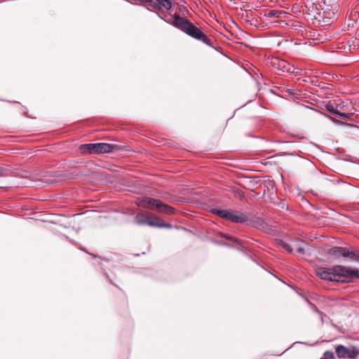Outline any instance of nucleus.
I'll list each match as a JSON object with an SVG mask.
<instances>
[{
    "instance_id": "nucleus-1",
    "label": "nucleus",
    "mask_w": 359,
    "mask_h": 359,
    "mask_svg": "<svg viewBox=\"0 0 359 359\" xmlns=\"http://www.w3.org/2000/svg\"><path fill=\"white\" fill-rule=\"evenodd\" d=\"M165 21L176 28L186 33L187 35L203 41L205 44H211L210 39L202 30L194 26L189 20L178 15H170Z\"/></svg>"
},
{
    "instance_id": "nucleus-2",
    "label": "nucleus",
    "mask_w": 359,
    "mask_h": 359,
    "mask_svg": "<svg viewBox=\"0 0 359 359\" xmlns=\"http://www.w3.org/2000/svg\"><path fill=\"white\" fill-rule=\"evenodd\" d=\"M81 155H99L107 153H116L121 147L116 144L108 143H89L79 147Z\"/></svg>"
},
{
    "instance_id": "nucleus-3",
    "label": "nucleus",
    "mask_w": 359,
    "mask_h": 359,
    "mask_svg": "<svg viewBox=\"0 0 359 359\" xmlns=\"http://www.w3.org/2000/svg\"><path fill=\"white\" fill-rule=\"evenodd\" d=\"M136 204L139 207L159 212H163L168 215H172L174 213V208L172 207L163 203L160 200L150 197L137 198L136 200Z\"/></svg>"
},
{
    "instance_id": "nucleus-4",
    "label": "nucleus",
    "mask_w": 359,
    "mask_h": 359,
    "mask_svg": "<svg viewBox=\"0 0 359 359\" xmlns=\"http://www.w3.org/2000/svg\"><path fill=\"white\" fill-rule=\"evenodd\" d=\"M135 222L138 225H148L158 228H172L171 224L163 222L162 219L149 212H138L135 217Z\"/></svg>"
},
{
    "instance_id": "nucleus-5",
    "label": "nucleus",
    "mask_w": 359,
    "mask_h": 359,
    "mask_svg": "<svg viewBox=\"0 0 359 359\" xmlns=\"http://www.w3.org/2000/svg\"><path fill=\"white\" fill-rule=\"evenodd\" d=\"M211 212L233 223L247 224L250 222L248 215L240 211L213 208Z\"/></svg>"
},
{
    "instance_id": "nucleus-6",
    "label": "nucleus",
    "mask_w": 359,
    "mask_h": 359,
    "mask_svg": "<svg viewBox=\"0 0 359 359\" xmlns=\"http://www.w3.org/2000/svg\"><path fill=\"white\" fill-rule=\"evenodd\" d=\"M335 281L341 283H351L359 278V271L355 268L347 267L342 265L334 266Z\"/></svg>"
},
{
    "instance_id": "nucleus-7",
    "label": "nucleus",
    "mask_w": 359,
    "mask_h": 359,
    "mask_svg": "<svg viewBox=\"0 0 359 359\" xmlns=\"http://www.w3.org/2000/svg\"><path fill=\"white\" fill-rule=\"evenodd\" d=\"M305 6L307 9V13L318 21L323 20L324 22H327L328 20H325V18L330 19L334 15L333 12L327 13L328 16L325 17V11H321L320 9V5L311 1H307Z\"/></svg>"
},
{
    "instance_id": "nucleus-8",
    "label": "nucleus",
    "mask_w": 359,
    "mask_h": 359,
    "mask_svg": "<svg viewBox=\"0 0 359 359\" xmlns=\"http://www.w3.org/2000/svg\"><path fill=\"white\" fill-rule=\"evenodd\" d=\"M335 351L339 358L355 359L359 355V351L355 347L346 348L343 345H338Z\"/></svg>"
},
{
    "instance_id": "nucleus-9",
    "label": "nucleus",
    "mask_w": 359,
    "mask_h": 359,
    "mask_svg": "<svg viewBox=\"0 0 359 359\" xmlns=\"http://www.w3.org/2000/svg\"><path fill=\"white\" fill-rule=\"evenodd\" d=\"M113 306L119 313H123L128 309V300L125 294H117L113 300Z\"/></svg>"
},
{
    "instance_id": "nucleus-10",
    "label": "nucleus",
    "mask_w": 359,
    "mask_h": 359,
    "mask_svg": "<svg viewBox=\"0 0 359 359\" xmlns=\"http://www.w3.org/2000/svg\"><path fill=\"white\" fill-rule=\"evenodd\" d=\"M272 66L283 72L295 73L296 68L287 61L279 58H274L271 61Z\"/></svg>"
},
{
    "instance_id": "nucleus-11",
    "label": "nucleus",
    "mask_w": 359,
    "mask_h": 359,
    "mask_svg": "<svg viewBox=\"0 0 359 359\" xmlns=\"http://www.w3.org/2000/svg\"><path fill=\"white\" fill-rule=\"evenodd\" d=\"M334 266L330 268L318 267L316 269V274L323 280L335 281Z\"/></svg>"
},
{
    "instance_id": "nucleus-12",
    "label": "nucleus",
    "mask_w": 359,
    "mask_h": 359,
    "mask_svg": "<svg viewBox=\"0 0 359 359\" xmlns=\"http://www.w3.org/2000/svg\"><path fill=\"white\" fill-rule=\"evenodd\" d=\"M289 13L285 12L283 10H269L266 11L264 13V15L266 17L270 18H286Z\"/></svg>"
},
{
    "instance_id": "nucleus-13",
    "label": "nucleus",
    "mask_w": 359,
    "mask_h": 359,
    "mask_svg": "<svg viewBox=\"0 0 359 359\" xmlns=\"http://www.w3.org/2000/svg\"><path fill=\"white\" fill-rule=\"evenodd\" d=\"M327 254L332 255L336 258H339L340 256L345 257L346 248L343 247H333L327 250Z\"/></svg>"
},
{
    "instance_id": "nucleus-14",
    "label": "nucleus",
    "mask_w": 359,
    "mask_h": 359,
    "mask_svg": "<svg viewBox=\"0 0 359 359\" xmlns=\"http://www.w3.org/2000/svg\"><path fill=\"white\" fill-rule=\"evenodd\" d=\"M345 257L359 262V250L346 248Z\"/></svg>"
},
{
    "instance_id": "nucleus-15",
    "label": "nucleus",
    "mask_w": 359,
    "mask_h": 359,
    "mask_svg": "<svg viewBox=\"0 0 359 359\" xmlns=\"http://www.w3.org/2000/svg\"><path fill=\"white\" fill-rule=\"evenodd\" d=\"M325 109L327 111H329L330 113L332 114H334V115H337L339 117L341 118H348V115L345 113H342V112H340L335 107L334 105L331 104H328L325 106Z\"/></svg>"
},
{
    "instance_id": "nucleus-16",
    "label": "nucleus",
    "mask_w": 359,
    "mask_h": 359,
    "mask_svg": "<svg viewBox=\"0 0 359 359\" xmlns=\"http://www.w3.org/2000/svg\"><path fill=\"white\" fill-rule=\"evenodd\" d=\"M358 19H359L358 12L357 11H352L350 14L348 26H350V25L353 26V24L356 23Z\"/></svg>"
},
{
    "instance_id": "nucleus-17",
    "label": "nucleus",
    "mask_w": 359,
    "mask_h": 359,
    "mask_svg": "<svg viewBox=\"0 0 359 359\" xmlns=\"http://www.w3.org/2000/svg\"><path fill=\"white\" fill-rule=\"evenodd\" d=\"M159 4L161 8H164L166 10H170L172 8V2L170 0H156Z\"/></svg>"
},
{
    "instance_id": "nucleus-18",
    "label": "nucleus",
    "mask_w": 359,
    "mask_h": 359,
    "mask_svg": "<svg viewBox=\"0 0 359 359\" xmlns=\"http://www.w3.org/2000/svg\"><path fill=\"white\" fill-rule=\"evenodd\" d=\"M279 244L290 254L294 253V250L290 244H288L283 241H280Z\"/></svg>"
},
{
    "instance_id": "nucleus-19",
    "label": "nucleus",
    "mask_w": 359,
    "mask_h": 359,
    "mask_svg": "<svg viewBox=\"0 0 359 359\" xmlns=\"http://www.w3.org/2000/svg\"><path fill=\"white\" fill-rule=\"evenodd\" d=\"M140 1L142 4L147 3L151 6H152L153 8H154L156 9H158V10L161 9V6H160L158 2L157 3L154 2L153 0H140Z\"/></svg>"
},
{
    "instance_id": "nucleus-20",
    "label": "nucleus",
    "mask_w": 359,
    "mask_h": 359,
    "mask_svg": "<svg viewBox=\"0 0 359 359\" xmlns=\"http://www.w3.org/2000/svg\"><path fill=\"white\" fill-rule=\"evenodd\" d=\"M222 237L225 238L226 239H227L230 241H232V242L238 243V244L240 243V241L234 237H232L231 236L226 235V234H222Z\"/></svg>"
},
{
    "instance_id": "nucleus-21",
    "label": "nucleus",
    "mask_w": 359,
    "mask_h": 359,
    "mask_svg": "<svg viewBox=\"0 0 359 359\" xmlns=\"http://www.w3.org/2000/svg\"><path fill=\"white\" fill-rule=\"evenodd\" d=\"M324 355L329 358H334V353L332 351H327L325 352Z\"/></svg>"
},
{
    "instance_id": "nucleus-22",
    "label": "nucleus",
    "mask_w": 359,
    "mask_h": 359,
    "mask_svg": "<svg viewBox=\"0 0 359 359\" xmlns=\"http://www.w3.org/2000/svg\"><path fill=\"white\" fill-rule=\"evenodd\" d=\"M297 252L300 254H304L305 253V250L303 247L302 246H298L297 247Z\"/></svg>"
},
{
    "instance_id": "nucleus-23",
    "label": "nucleus",
    "mask_w": 359,
    "mask_h": 359,
    "mask_svg": "<svg viewBox=\"0 0 359 359\" xmlns=\"http://www.w3.org/2000/svg\"><path fill=\"white\" fill-rule=\"evenodd\" d=\"M331 118V120L333 121V122H339V121H337L336 118H332V117H330Z\"/></svg>"
}]
</instances>
